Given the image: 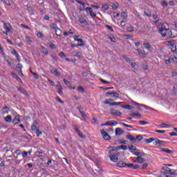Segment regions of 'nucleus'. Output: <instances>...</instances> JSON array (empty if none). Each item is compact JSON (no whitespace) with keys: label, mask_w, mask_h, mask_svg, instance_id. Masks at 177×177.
<instances>
[{"label":"nucleus","mask_w":177,"mask_h":177,"mask_svg":"<svg viewBox=\"0 0 177 177\" xmlns=\"http://www.w3.org/2000/svg\"><path fill=\"white\" fill-rule=\"evenodd\" d=\"M37 124H38V122H37V120H35L33 122V124L31 126V129L32 131H34L35 132L37 136H39V135H42V131H41V130L37 128Z\"/></svg>","instance_id":"obj_1"},{"label":"nucleus","mask_w":177,"mask_h":177,"mask_svg":"<svg viewBox=\"0 0 177 177\" xmlns=\"http://www.w3.org/2000/svg\"><path fill=\"white\" fill-rule=\"evenodd\" d=\"M101 133H102L103 139H104V140H111V137L109 135V133H107V132H106L104 131V129L101 130Z\"/></svg>","instance_id":"obj_2"},{"label":"nucleus","mask_w":177,"mask_h":177,"mask_svg":"<svg viewBox=\"0 0 177 177\" xmlns=\"http://www.w3.org/2000/svg\"><path fill=\"white\" fill-rule=\"evenodd\" d=\"M127 150V149H128V147H127V145H120L116 147V149H113L112 150L110 151V153H113V151H118V150Z\"/></svg>","instance_id":"obj_3"},{"label":"nucleus","mask_w":177,"mask_h":177,"mask_svg":"<svg viewBox=\"0 0 177 177\" xmlns=\"http://www.w3.org/2000/svg\"><path fill=\"white\" fill-rule=\"evenodd\" d=\"M75 41H77V46H85V43L82 39H78V36H74Z\"/></svg>","instance_id":"obj_4"},{"label":"nucleus","mask_w":177,"mask_h":177,"mask_svg":"<svg viewBox=\"0 0 177 177\" xmlns=\"http://www.w3.org/2000/svg\"><path fill=\"white\" fill-rule=\"evenodd\" d=\"M115 153H116L117 156L113 155V154H111L109 156L111 161H113V162H117L118 161V154H120V153L116 151Z\"/></svg>","instance_id":"obj_5"},{"label":"nucleus","mask_w":177,"mask_h":177,"mask_svg":"<svg viewBox=\"0 0 177 177\" xmlns=\"http://www.w3.org/2000/svg\"><path fill=\"white\" fill-rule=\"evenodd\" d=\"M126 167H128L129 168H131V169H138V168H140V166L138 165H134L133 163L130 164H124Z\"/></svg>","instance_id":"obj_6"},{"label":"nucleus","mask_w":177,"mask_h":177,"mask_svg":"<svg viewBox=\"0 0 177 177\" xmlns=\"http://www.w3.org/2000/svg\"><path fill=\"white\" fill-rule=\"evenodd\" d=\"M118 124L117 122L112 120L109 122H106L105 124H102V127H106L107 125H111V127H115V125H117Z\"/></svg>","instance_id":"obj_7"},{"label":"nucleus","mask_w":177,"mask_h":177,"mask_svg":"<svg viewBox=\"0 0 177 177\" xmlns=\"http://www.w3.org/2000/svg\"><path fill=\"white\" fill-rule=\"evenodd\" d=\"M86 12H89L90 16H91L93 19H95V17H96V14L93 13V11H92V8L91 7H87L86 8Z\"/></svg>","instance_id":"obj_8"},{"label":"nucleus","mask_w":177,"mask_h":177,"mask_svg":"<svg viewBox=\"0 0 177 177\" xmlns=\"http://www.w3.org/2000/svg\"><path fill=\"white\" fill-rule=\"evenodd\" d=\"M135 162H138V164H143V162H146V159L141 158L140 156H138Z\"/></svg>","instance_id":"obj_9"},{"label":"nucleus","mask_w":177,"mask_h":177,"mask_svg":"<svg viewBox=\"0 0 177 177\" xmlns=\"http://www.w3.org/2000/svg\"><path fill=\"white\" fill-rule=\"evenodd\" d=\"M111 114H112V115H115L116 117H120V115H121V112L118 111L117 110H114V109H111Z\"/></svg>","instance_id":"obj_10"},{"label":"nucleus","mask_w":177,"mask_h":177,"mask_svg":"<svg viewBox=\"0 0 177 177\" xmlns=\"http://www.w3.org/2000/svg\"><path fill=\"white\" fill-rule=\"evenodd\" d=\"M50 73H52V74H54V75H56V77H60V73L57 68H51Z\"/></svg>","instance_id":"obj_11"},{"label":"nucleus","mask_w":177,"mask_h":177,"mask_svg":"<svg viewBox=\"0 0 177 177\" xmlns=\"http://www.w3.org/2000/svg\"><path fill=\"white\" fill-rule=\"evenodd\" d=\"M79 21L81 23V24H84V26H89L88 21H86V19L84 17L79 18Z\"/></svg>","instance_id":"obj_12"},{"label":"nucleus","mask_w":177,"mask_h":177,"mask_svg":"<svg viewBox=\"0 0 177 177\" xmlns=\"http://www.w3.org/2000/svg\"><path fill=\"white\" fill-rule=\"evenodd\" d=\"M126 138L127 139H129V140H130V142H132L133 143H136V138H135V137L132 136V135H131V134L127 135L126 136Z\"/></svg>","instance_id":"obj_13"},{"label":"nucleus","mask_w":177,"mask_h":177,"mask_svg":"<svg viewBox=\"0 0 177 177\" xmlns=\"http://www.w3.org/2000/svg\"><path fill=\"white\" fill-rule=\"evenodd\" d=\"M20 122H21L20 118H19V116H15V119L12 120L14 125H17V124H20Z\"/></svg>","instance_id":"obj_14"},{"label":"nucleus","mask_w":177,"mask_h":177,"mask_svg":"<svg viewBox=\"0 0 177 177\" xmlns=\"http://www.w3.org/2000/svg\"><path fill=\"white\" fill-rule=\"evenodd\" d=\"M74 129L76 133H77V135H79L82 139H85V136L82 135V133L81 131H80V129H78L77 127H75Z\"/></svg>","instance_id":"obj_15"},{"label":"nucleus","mask_w":177,"mask_h":177,"mask_svg":"<svg viewBox=\"0 0 177 177\" xmlns=\"http://www.w3.org/2000/svg\"><path fill=\"white\" fill-rule=\"evenodd\" d=\"M74 129L76 133H77V135H79L82 139H85V136L82 135V133L81 131H80V129H78L77 127H75Z\"/></svg>","instance_id":"obj_16"},{"label":"nucleus","mask_w":177,"mask_h":177,"mask_svg":"<svg viewBox=\"0 0 177 177\" xmlns=\"http://www.w3.org/2000/svg\"><path fill=\"white\" fill-rule=\"evenodd\" d=\"M21 68H23V66L21 64H18L16 66V69L18 71L19 74H21V75H23V72L21 71Z\"/></svg>","instance_id":"obj_17"},{"label":"nucleus","mask_w":177,"mask_h":177,"mask_svg":"<svg viewBox=\"0 0 177 177\" xmlns=\"http://www.w3.org/2000/svg\"><path fill=\"white\" fill-rule=\"evenodd\" d=\"M1 23H3L4 24V28L6 30V32H10V28H9V26H10V24H6V22H5V21H2Z\"/></svg>","instance_id":"obj_18"},{"label":"nucleus","mask_w":177,"mask_h":177,"mask_svg":"<svg viewBox=\"0 0 177 177\" xmlns=\"http://www.w3.org/2000/svg\"><path fill=\"white\" fill-rule=\"evenodd\" d=\"M160 30H164V31H168V30H169V27L168 26V24H162L161 25V29Z\"/></svg>","instance_id":"obj_19"},{"label":"nucleus","mask_w":177,"mask_h":177,"mask_svg":"<svg viewBox=\"0 0 177 177\" xmlns=\"http://www.w3.org/2000/svg\"><path fill=\"white\" fill-rule=\"evenodd\" d=\"M122 133H124V131L121 130V128L115 129L116 136H120V135H122Z\"/></svg>","instance_id":"obj_20"},{"label":"nucleus","mask_w":177,"mask_h":177,"mask_svg":"<svg viewBox=\"0 0 177 177\" xmlns=\"http://www.w3.org/2000/svg\"><path fill=\"white\" fill-rule=\"evenodd\" d=\"M161 151H163L164 153H167L168 154H174V151L171 149H167L165 148H161Z\"/></svg>","instance_id":"obj_21"},{"label":"nucleus","mask_w":177,"mask_h":177,"mask_svg":"<svg viewBox=\"0 0 177 177\" xmlns=\"http://www.w3.org/2000/svg\"><path fill=\"white\" fill-rule=\"evenodd\" d=\"M144 46H145V48L147 49V50H153V47L149 43H144Z\"/></svg>","instance_id":"obj_22"},{"label":"nucleus","mask_w":177,"mask_h":177,"mask_svg":"<svg viewBox=\"0 0 177 177\" xmlns=\"http://www.w3.org/2000/svg\"><path fill=\"white\" fill-rule=\"evenodd\" d=\"M125 162H124V161L120 160L118 162L117 166L119 167L120 168H124V167H127V165H125Z\"/></svg>","instance_id":"obj_23"},{"label":"nucleus","mask_w":177,"mask_h":177,"mask_svg":"<svg viewBox=\"0 0 177 177\" xmlns=\"http://www.w3.org/2000/svg\"><path fill=\"white\" fill-rule=\"evenodd\" d=\"M133 154H135V156H138V157H145V152H133Z\"/></svg>","instance_id":"obj_24"},{"label":"nucleus","mask_w":177,"mask_h":177,"mask_svg":"<svg viewBox=\"0 0 177 177\" xmlns=\"http://www.w3.org/2000/svg\"><path fill=\"white\" fill-rule=\"evenodd\" d=\"M18 90L19 91V92H21V93H23L24 95H26L28 97L30 96V95L27 93V91L23 88V87H19Z\"/></svg>","instance_id":"obj_25"},{"label":"nucleus","mask_w":177,"mask_h":177,"mask_svg":"<svg viewBox=\"0 0 177 177\" xmlns=\"http://www.w3.org/2000/svg\"><path fill=\"white\" fill-rule=\"evenodd\" d=\"M129 150L131 151V153H135V151H139V149H138L135 146L131 145L129 147Z\"/></svg>","instance_id":"obj_26"},{"label":"nucleus","mask_w":177,"mask_h":177,"mask_svg":"<svg viewBox=\"0 0 177 177\" xmlns=\"http://www.w3.org/2000/svg\"><path fill=\"white\" fill-rule=\"evenodd\" d=\"M121 107L122 109H127V110H133V106L127 104V105H122Z\"/></svg>","instance_id":"obj_27"},{"label":"nucleus","mask_w":177,"mask_h":177,"mask_svg":"<svg viewBox=\"0 0 177 177\" xmlns=\"http://www.w3.org/2000/svg\"><path fill=\"white\" fill-rule=\"evenodd\" d=\"M41 50L46 55H49V52H48V49L45 48L43 46H41Z\"/></svg>","instance_id":"obj_28"},{"label":"nucleus","mask_w":177,"mask_h":177,"mask_svg":"<svg viewBox=\"0 0 177 177\" xmlns=\"http://www.w3.org/2000/svg\"><path fill=\"white\" fill-rule=\"evenodd\" d=\"M155 143L158 147H161V143H164V141L155 138Z\"/></svg>","instance_id":"obj_29"},{"label":"nucleus","mask_w":177,"mask_h":177,"mask_svg":"<svg viewBox=\"0 0 177 177\" xmlns=\"http://www.w3.org/2000/svg\"><path fill=\"white\" fill-rule=\"evenodd\" d=\"M55 35H57V37L62 36V30L59 28L55 29Z\"/></svg>","instance_id":"obj_30"},{"label":"nucleus","mask_w":177,"mask_h":177,"mask_svg":"<svg viewBox=\"0 0 177 177\" xmlns=\"http://www.w3.org/2000/svg\"><path fill=\"white\" fill-rule=\"evenodd\" d=\"M128 12H121V16H122V18L124 19V20H127V18L128 17V15H127Z\"/></svg>","instance_id":"obj_31"},{"label":"nucleus","mask_w":177,"mask_h":177,"mask_svg":"<svg viewBox=\"0 0 177 177\" xmlns=\"http://www.w3.org/2000/svg\"><path fill=\"white\" fill-rule=\"evenodd\" d=\"M4 120L6 122H12V116L8 115H7L5 118H4Z\"/></svg>","instance_id":"obj_32"},{"label":"nucleus","mask_w":177,"mask_h":177,"mask_svg":"<svg viewBox=\"0 0 177 177\" xmlns=\"http://www.w3.org/2000/svg\"><path fill=\"white\" fill-rule=\"evenodd\" d=\"M159 32L160 34H161L162 37H167V30H159Z\"/></svg>","instance_id":"obj_33"},{"label":"nucleus","mask_w":177,"mask_h":177,"mask_svg":"<svg viewBox=\"0 0 177 177\" xmlns=\"http://www.w3.org/2000/svg\"><path fill=\"white\" fill-rule=\"evenodd\" d=\"M154 140H156V138H151L149 139H145V142H146V143L149 144V143H151V142H154Z\"/></svg>","instance_id":"obj_34"},{"label":"nucleus","mask_w":177,"mask_h":177,"mask_svg":"<svg viewBox=\"0 0 177 177\" xmlns=\"http://www.w3.org/2000/svg\"><path fill=\"white\" fill-rule=\"evenodd\" d=\"M158 177H169V176L165 174V171H160Z\"/></svg>","instance_id":"obj_35"},{"label":"nucleus","mask_w":177,"mask_h":177,"mask_svg":"<svg viewBox=\"0 0 177 177\" xmlns=\"http://www.w3.org/2000/svg\"><path fill=\"white\" fill-rule=\"evenodd\" d=\"M91 123L94 124H99V122L97 121V119H96V118H93Z\"/></svg>","instance_id":"obj_36"},{"label":"nucleus","mask_w":177,"mask_h":177,"mask_svg":"<svg viewBox=\"0 0 177 177\" xmlns=\"http://www.w3.org/2000/svg\"><path fill=\"white\" fill-rule=\"evenodd\" d=\"M145 15L148 16V17H151V12H150L149 10H145Z\"/></svg>","instance_id":"obj_37"},{"label":"nucleus","mask_w":177,"mask_h":177,"mask_svg":"<svg viewBox=\"0 0 177 177\" xmlns=\"http://www.w3.org/2000/svg\"><path fill=\"white\" fill-rule=\"evenodd\" d=\"M166 64H169V63H172L174 62V58H169V59L165 60Z\"/></svg>","instance_id":"obj_38"},{"label":"nucleus","mask_w":177,"mask_h":177,"mask_svg":"<svg viewBox=\"0 0 177 177\" xmlns=\"http://www.w3.org/2000/svg\"><path fill=\"white\" fill-rule=\"evenodd\" d=\"M57 89V93L62 96L63 95V87L58 88Z\"/></svg>","instance_id":"obj_39"},{"label":"nucleus","mask_w":177,"mask_h":177,"mask_svg":"<svg viewBox=\"0 0 177 177\" xmlns=\"http://www.w3.org/2000/svg\"><path fill=\"white\" fill-rule=\"evenodd\" d=\"M112 9H113V10H117L118 9V3H113L112 4Z\"/></svg>","instance_id":"obj_40"},{"label":"nucleus","mask_w":177,"mask_h":177,"mask_svg":"<svg viewBox=\"0 0 177 177\" xmlns=\"http://www.w3.org/2000/svg\"><path fill=\"white\" fill-rule=\"evenodd\" d=\"M137 52L140 56H144L145 55V51H142L140 49H137Z\"/></svg>","instance_id":"obj_41"},{"label":"nucleus","mask_w":177,"mask_h":177,"mask_svg":"<svg viewBox=\"0 0 177 177\" xmlns=\"http://www.w3.org/2000/svg\"><path fill=\"white\" fill-rule=\"evenodd\" d=\"M147 167H149V165L147 163H144L142 165L140 169H146Z\"/></svg>","instance_id":"obj_42"},{"label":"nucleus","mask_w":177,"mask_h":177,"mask_svg":"<svg viewBox=\"0 0 177 177\" xmlns=\"http://www.w3.org/2000/svg\"><path fill=\"white\" fill-rule=\"evenodd\" d=\"M169 169V167H168L162 168V171H163V172H165L166 174H168Z\"/></svg>","instance_id":"obj_43"},{"label":"nucleus","mask_w":177,"mask_h":177,"mask_svg":"<svg viewBox=\"0 0 177 177\" xmlns=\"http://www.w3.org/2000/svg\"><path fill=\"white\" fill-rule=\"evenodd\" d=\"M168 37H169L170 38H174L175 36L172 35V31L169 30L168 32H167V35Z\"/></svg>","instance_id":"obj_44"},{"label":"nucleus","mask_w":177,"mask_h":177,"mask_svg":"<svg viewBox=\"0 0 177 177\" xmlns=\"http://www.w3.org/2000/svg\"><path fill=\"white\" fill-rule=\"evenodd\" d=\"M15 56L17 62H20L21 61V59H20V55H19V53H17Z\"/></svg>","instance_id":"obj_45"},{"label":"nucleus","mask_w":177,"mask_h":177,"mask_svg":"<svg viewBox=\"0 0 177 177\" xmlns=\"http://www.w3.org/2000/svg\"><path fill=\"white\" fill-rule=\"evenodd\" d=\"M120 145H127L128 143V141L125 140H119Z\"/></svg>","instance_id":"obj_46"},{"label":"nucleus","mask_w":177,"mask_h":177,"mask_svg":"<svg viewBox=\"0 0 177 177\" xmlns=\"http://www.w3.org/2000/svg\"><path fill=\"white\" fill-rule=\"evenodd\" d=\"M59 56H60V57H62V58H64V57H66L67 55H66V54H64V52H60V53H59Z\"/></svg>","instance_id":"obj_47"},{"label":"nucleus","mask_w":177,"mask_h":177,"mask_svg":"<svg viewBox=\"0 0 177 177\" xmlns=\"http://www.w3.org/2000/svg\"><path fill=\"white\" fill-rule=\"evenodd\" d=\"M77 90L79 92H85V89L84 88V87L80 86L78 88H77Z\"/></svg>","instance_id":"obj_48"},{"label":"nucleus","mask_w":177,"mask_h":177,"mask_svg":"<svg viewBox=\"0 0 177 177\" xmlns=\"http://www.w3.org/2000/svg\"><path fill=\"white\" fill-rule=\"evenodd\" d=\"M0 53L5 57V53L3 52V48H2V46L0 44Z\"/></svg>","instance_id":"obj_49"},{"label":"nucleus","mask_w":177,"mask_h":177,"mask_svg":"<svg viewBox=\"0 0 177 177\" xmlns=\"http://www.w3.org/2000/svg\"><path fill=\"white\" fill-rule=\"evenodd\" d=\"M102 9H104V10H109V6L107 4H104L102 6Z\"/></svg>","instance_id":"obj_50"},{"label":"nucleus","mask_w":177,"mask_h":177,"mask_svg":"<svg viewBox=\"0 0 177 177\" xmlns=\"http://www.w3.org/2000/svg\"><path fill=\"white\" fill-rule=\"evenodd\" d=\"M113 97H116V98L120 97V94H118V93H117V92L113 91Z\"/></svg>","instance_id":"obj_51"},{"label":"nucleus","mask_w":177,"mask_h":177,"mask_svg":"<svg viewBox=\"0 0 177 177\" xmlns=\"http://www.w3.org/2000/svg\"><path fill=\"white\" fill-rule=\"evenodd\" d=\"M3 57L5 59V61L7 62V63L9 62H12V59H10V57H9L8 56L6 57V55Z\"/></svg>","instance_id":"obj_52"},{"label":"nucleus","mask_w":177,"mask_h":177,"mask_svg":"<svg viewBox=\"0 0 177 177\" xmlns=\"http://www.w3.org/2000/svg\"><path fill=\"white\" fill-rule=\"evenodd\" d=\"M142 139H143V137L142 136L139 135L136 136V140H138V142H140Z\"/></svg>","instance_id":"obj_53"},{"label":"nucleus","mask_w":177,"mask_h":177,"mask_svg":"<svg viewBox=\"0 0 177 177\" xmlns=\"http://www.w3.org/2000/svg\"><path fill=\"white\" fill-rule=\"evenodd\" d=\"M121 102H111V106H120Z\"/></svg>","instance_id":"obj_54"},{"label":"nucleus","mask_w":177,"mask_h":177,"mask_svg":"<svg viewBox=\"0 0 177 177\" xmlns=\"http://www.w3.org/2000/svg\"><path fill=\"white\" fill-rule=\"evenodd\" d=\"M32 75H33L35 80H38V78H39V77L38 76V74H37V73H32Z\"/></svg>","instance_id":"obj_55"},{"label":"nucleus","mask_w":177,"mask_h":177,"mask_svg":"<svg viewBox=\"0 0 177 177\" xmlns=\"http://www.w3.org/2000/svg\"><path fill=\"white\" fill-rule=\"evenodd\" d=\"M140 124H141V125H147L148 122L145 121V120H140Z\"/></svg>","instance_id":"obj_56"},{"label":"nucleus","mask_w":177,"mask_h":177,"mask_svg":"<svg viewBox=\"0 0 177 177\" xmlns=\"http://www.w3.org/2000/svg\"><path fill=\"white\" fill-rule=\"evenodd\" d=\"M56 100H57V102H59V103H62V104H64V102H63V101L60 99V97H57L56 98Z\"/></svg>","instance_id":"obj_57"},{"label":"nucleus","mask_w":177,"mask_h":177,"mask_svg":"<svg viewBox=\"0 0 177 177\" xmlns=\"http://www.w3.org/2000/svg\"><path fill=\"white\" fill-rule=\"evenodd\" d=\"M75 57H79V59L82 56V54L80 52H77L76 55H75Z\"/></svg>","instance_id":"obj_58"},{"label":"nucleus","mask_w":177,"mask_h":177,"mask_svg":"<svg viewBox=\"0 0 177 177\" xmlns=\"http://www.w3.org/2000/svg\"><path fill=\"white\" fill-rule=\"evenodd\" d=\"M50 48H51L52 49H56V45H55V44L53 43H51L50 45H49Z\"/></svg>","instance_id":"obj_59"},{"label":"nucleus","mask_w":177,"mask_h":177,"mask_svg":"<svg viewBox=\"0 0 177 177\" xmlns=\"http://www.w3.org/2000/svg\"><path fill=\"white\" fill-rule=\"evenodd\" d=\"M4 3H6V5H8V6H10V5H12L9 0H4Z\"/></svg>","instance_id":"obj_60"},{"label":"nucleus","mask_w":177,"mask_h":177,"mask_svg":"<svg viewBox=\"0 0 177 177\" xmlns=\"http://www.w3.org/2000/svg\"><path fill=\"white\" fill-rule=\"evenodd\" d=\"M37 37H38L39 38H44V34H42L41 32H38L37 34Z\"/></svg>","instance_id":"obj_61"},{"label":"nucleus","mask_w":177,"mask_h":177,"mask_svg":"<svg viewBox=\"0 0 177 177\" xmlns=\"http://www.w3.org/2000/svg\"><path fill=\"white\" fill-rule=\"evenodd\" d=\"M100 81L102 82V84H110L109 82H107L102 78L100 79Z\"/></svg>","instance_id":"obj_62"},{"label":"nucleus","mask_w":177,"mask_h":177,"mask_svg":"<svg viewBox=\"0 0 177 177\" xmlns=\"http://www.w3.org/2000/svg\"><path fill=\"white\" fill-rule=\"evenodd\" d=\"M127 31L129 32H132L133 31V27L131 26V27L127 28Z\"/></svg>","instance_id":"obj_63"},{"label":"nucleus","mask_w":177,"mask_h":177,"mask_svg":"<svg viewBox=\"0 0 177 177\" xmlns=\"http://www.w3.org/2000/svg\"><path fill=\"white\" fill-rule=\"evenodd\" d=\"M173 92L174 95H177V86H174Z\"/></svg>","instance_id":"obj_64"}]
</instances>
